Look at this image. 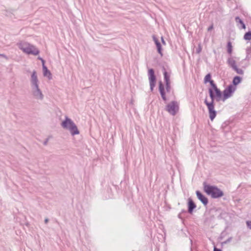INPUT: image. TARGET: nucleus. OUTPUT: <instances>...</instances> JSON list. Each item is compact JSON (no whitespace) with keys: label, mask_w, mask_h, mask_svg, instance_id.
Segmentation results:
<instances>
[{"label":"nucleus","mask_w":251,"mask_h":251,"mask_svg":"<svg viewBox=\"0 0 251 251\" xmlns=\"http://www.w3.org/2000/svg\"><path fill=\"white\" fill-rule=\"evenodd\" d=\"M227 63L231 69L237 65L236 61L231 56L227 59Z\"/></svg>","instance_id":"aec40b11"},{"label":"nucleus","mask_w":251,"mask_h":251,"mask_svg":"<svg viewBox=\"0 0 251 251\" xmlns=\"http://www.w3.org/2000/svg\"><path fill=\"white\" fill-rule=\"evenodd\" d=\"M246 223L247 227L251 229V221H247Z\"/></svg>","instance_id":"c756f323"},{"label":"nucleus","mask_w":251,"mask_h":251,"mask_svg":"<svg viewBox=\"0 0 251 251\" xmlns=\"http://www.w3.org/2000/svg\"><path fill=\"white\" fill-rule=\"evenodd\" d=\"M213 80L211 79V75L210 73L207 74L204 78V83L205 84L209 82L210 83L211 81H213Z\"/></svg>","instance_id":"5701e85b"},{"label":"nucleus","mask_w":251,"mask_h":251,"mask_svg":"<svg viewBox=\"0 0 251 251\" xmlns=\"http://www.w3.org/2000/svg\"><path fill=\"white\" fill-rule=\"evenodd\" d=\"M213 28V24H212L211 25H210L208 27L207 30H208V31H210Z\"/></svg>","instance_id":"473e14b6"},{"label":"nucleus","mask_w":251,"mask_h":251,"mask_svg":"<svg viewBox=\"0 0 251 251\" xmlns=\"http://www.w3.org/2000/svg\"><path fill=\"white\" fill-rule=\"evenodd\" d=\"M165 109L170 114L175 116L176 114L179 110V106L177 102L176 101H172L166 105Z\"/></svg>","instance_id":"39448f33"},{"label":"nucleus","mask_w":251,"mask_h":251,"mask_svg":"<svg viewBox=\"0 0 251 251\" xmlns=\"http://www.w3.org/2000/svg\"><path fill=\"white\" fill-rule=\"evenodd\" d=\"M235 21L237 23L238 26H239V24L240 25V26H239L240 29H246V25L245 24L244 21L239 16H236L235 18Z\"/></svg>","instance_id":"a211bd4d"},{"label":"nucleus","mask_w":251,"mask_h":251,"mask_svg":"<svg viewBox=\"0 0 251 251\" xmlns=\"http://www.w3.org/2000/svg\"><path fill=\"white\" fill-rule=\"evenodd\" d=\"M161 39V42H162V43L163 44V45H165L166 42L164 39V38L162 36Z\"/></svg>","instance_id":"c9c22d12"},{"label":"nucleus","mask_w":251,"mask_h":251,"mask_svg":"<svg viewBox=\"0 0 251 251\" xmlns=\"http://www.w3.org/2000/svg\"><path fill=\"white\" fill-rule=\"evenodd\" d=\"M153 40L156 45L157 50L158 53L161 55V56H163L162 53V48L161 43L157 39V38L155 36V35H153L152 36Z\"/></svg>","instance_id":"ddd939ff"},{"label":"nucleus","mask_w":251,"mask_h":251,"mask_svg":"<svg viewBox=\"0 0 251 251\" xmlns=\"http://www.w3.org/2000/svg\"><path fill=\"white\" fill-rule=\"evenodd\" d=\"M213 251H220V248H217L215 245H214V250Z\"/></svg>","instance_id":"72a5a7b5"},{"label":"nucleus","mask_w":251,"mask_h":251,"mask_svg":"<svg viewBox=\"0 0 251 251\" xmlns=\"http://www.w3.org/2000/svg\"><path fill=\"white\" fill-rule=\"evenodd\" d=\"M247 53H249L251 51V47H248L246 49Z\"/></svg>","instance_id":"f704fd0d"},{"label":"nucleus","mask_w":251,"mask_h":251,"mask_svg":"<svg viewBox=\"0 0 251 251\" xmlns=\"http://www.w3.org/2000/svg\"><path fill=\"white\" fill-rule=\"evenodd\" d=\"M0 56H2V57H3L4 58H7L6 56L5 55L3 54H0Z\"/></svg>","instance_id":"a19ab883"},{"label":"nucleus","mask_w":251,"mask_h":251,"mask_svg":"<svg viewBox=\"0 0 251 251\" xmlns=\"http://www.w3.org/2000/svg\"><path fill=\"white\" fill-rule=\"evenodd\" d=\"M18 46L21 50L27 54L37 55L40 53V50L34 46L27 43H19Z\"/></svg>","instance_id":"f03ea898"},{"label":"nucleus","mask_w":251,"mask_h":251,"mask_svg":"<svg viewBox=\"0 0 251 251\" xmlns=\"http://www.w3.org/2000/svg\"><path fill=\"white\" fill-rule=\"evenodd\" d=\"M232 69L237 74L239 75H243L244 74V71L240 68H239L237 66L234 67L232 68Z\"/></svg>","instance_id":"b1692460"},{"label":"nucleus","mask_w":251,"mask_h":251,"mask_svg":"<svg viewBox=\"0 0 251 251\" xmlns=\"http://www.w3.org/2000/svg\"><path fill=\"white\" fill-rule=\"evenodd\" d=\"M69 130L72 136L77 135L79 133V131L75 124L70 128V129H69Z\"/></svg>","instance_id":"6ab92c4d"},{"label":"nucleus","mask_w":251,"mask_h":251,"mask_svg":"<svg viewBox=\"0 0 251 251\" xmlns=\"http://www.w3.org/2000/svg\"><path fill=\"white\" fill-rule=\"evenodd\" d=\"M42 67L44 76L47 77L49 79H51L52 78L51 73L45 65V64L42 65Z\"/></svg>","instance_id":"f3484780"},{"label":"nucleus","mask_w":251,"mask_h":251,"mask_svg":"<svg viewBox=\"0 0 251 251\" xmlns=\"http://www.w3.org/2000/svg\"><path fill=\"white\" fill-rule=\"evenodd\" d=\"M49 219H48V218H46V219H45L44 222H45V223L46 224H47L49 222Z\"/></svg>","instance_id":"ea45409f"},{"label":"nucleus","mask_w":251,"mask_h":251,"mask_svg":"<svg viewBox=\"0 0 251 251\" xmlns=\"http://www.w3.org/2000/svg\"><path fill=\"white\" fill-rule=\"evenodd\" d=\"M202 48L200 45H199V46L197 48H196V53L197 54H199L201 51Z\"/></svg>","instance_id":"c85d7f7f"},{"label":"nucleus","mask_w":251,"mask_h":251,"mask_svg":"<svg viewBox=\"0 0 251 251\" xmlns=\"http://www.w3.org/2000/svg\"><path fill=\"white\" fill-rule=\"evenodd\" d=\"M186 213H187V211L185 210L182 209L180 213H181V214H186Z\"/></svg>","instance_id":"4c0bfd02"},{"label":"nucleus","mask_w":251,"mask_h":251,"mask_svg":"<svg viewBox=\"0 0 251 251\" xmlns=\"http://www.w3.org/2000/svg\"><path fill=\"white\" fill-rule=\"evenodd\" d=\"M163 75L165 83H171L170 79V75L166 71L165 68L163 67Z\"/></svg>","instance_id":"412c9836"},{"label":"nucleus","mask_w":251,"mask_h":251,"mask_svg":"<svg viewBox=\"0 0 251 251\" xmlns=\"http://www.w3.org/2000/svg\"><path fill=\"white\" fill-rule=\"evenodd\" d=\"M231 239H232V237H230L226 240L225 241L221 242V246L223 247L224 244H226L227 243H228V242H230Z\"/></svg>","instance_id":"cd10ccee"},{"label":"nucleus","mask_w":251,"mask_h":251,"mask_svg":"<svg viewBox=\"0 0 251 251\" xmlns=\"http://www.w3.org/2000/svg\"><path fill=\"white\" fill-rule=\"evenodd\" d=\"M38 59L40 60H41V62H42V65L43 64H45V61L44 59H43L42 57H38Z\"/></svg>","instance_id":"7c9ffc66"},{"label":"nucleus","mask_w":251,"mask_h":251,"mask_svg":"<svg viewBox=\"0 0 251 251\" xmlns=\"http://www.w3.org/2000/svg\"><path fill=\"white\" fill-rule=\"evenodd\" d=\"M210 87L208 89L209 97L211 100L220 101V89L217 87L216 84L214 80L211 81L209 83Z\"/></svg>","instance_id":"7ed1b4c3"},{"label":"nucleus","mask_w":251,"mask_h":251,"mask_svg":"<svg viewBox=\"0 0 251 251\" xmlns=\"http://www.w3.org/2000/svg\"><path fill=\"white\" fill-rule=\"evenodd\" d=\"M244 39L246 41L251 40V31L246 32L244 35Z\"/></svg>","instance_id":"4be33fe9"},{"label":"nucleus","mask_w":251,"mask_h":251,"mask_svg":"<svg viewBox=\"0 0 251 251\" xmlns=\"http://www.w3.org/2000/svg\"><path fill=\"white\" fill-rule=\"evenodd\" d=\"M158 90L160 94V95H161V97L162 100L164 101H166L167 98L166 96V92H165V87H164V85L163 83H162V82L161 81H160L159 82Z\"/></svg>","instance_id":"9b49d317"},{"label":"nucleus","mask_w":251,"mask_h":251,"mask_svg":"<svg viewBox=\"0 0 251 251\" xmlns=\"http://www.w3.org/2000/svg\"><path fill=\"white\" fill-rule=\"evenodd\" d=\"M204 103L207 106L209 118L211 121H213L216 116L217 112L214 109V100H211L210 102H208L206 99L204 100Z\"/></svg>","instance_id":"0eeeda50"},{"label":"nucleus","mask_w":251,"mask_h":251,"mask_svg":"<svg viewBox=\"0 0 251 251\" xmlns=\"http://www.w3.org/2000/svg\"><path fill=\"white\" fill-rule=\"evenodd\" d=\"M224 193L223 191L221 190V198L223 197V199L224 201H226V202H228L229 201V197L228 196L224 197Z\"/></svg>","instance_id":"393cba45"},{"label":"nucleus","mask_w":251,"mask_h":251,"mask_svg":"<svg viewBox=\"0 0 251 251\" xmlns=\"http://www.w3.org/2000/svg\"><path fill=\"white\" fill-rule=\"evenodd\" d=\"M48 141H49V138H47L44 142L43 143V144L44 145H47V144H48Z\"/></svg>","instance_id":"e433bc0d"},{"label":"nucleus","mask_w":251,"mask_h":251,"mask_svg":"<svg viewBox=\"0 0 251 251\" xmlns=\"http://www.w3.org/2000/svg\"><path fill=\"white\" fill-rule=\"evenodd\" d=\"M74 124V122L70 118L66 116L65 120L62 122L61 125L63 128L69 130Z\"/></svg>","instance_id":"6e6552de"},{"label":"nucleus","mask_w":251,"mask_h":251,"mask_svg":"<svg viewBox=\"0 0 251 251\" xmlns=\"http://www.w3.org/2000/svg\"><path fill=\"white\" fill-rule=\"evenodd\" d=\"M178 218L182 220L183 219V217H182V214L181 213H179L178 215Z\"/></svg>","instance_id":"58836bf2"},{"label":"nucleus","mask_w":251,"mask_h":251,"mask_svg":"<svg viewBox=\"0 0 251 251\" xmlns=\"http://www.w3.org/2000/svg\"><path fill=\"white\" fill-rule=\"evenodd\" d=\"M233 49H230V50H227V52L228 54L230 55V56H231V55L232 53Z\"/></svg>","instance_id":"2f4dec72"},{"label":"nucleus","mask_w":251,"mask_h":251,"mask_svg":"<svg viewBox=\"0 0 251 251\" xmlns=\"http://www.w3.org/2000/svg\"><path fill=\"white\" fill-rule=\"evenodd\" d=\"M226 49L227 50L233 49V46L232 45V43L230 41H228L226 44Z\"/></svg>","instance_id":"bb28decb"},{"label":"nucleus","mask_w":251,"mask_h":251,"mask_svg":"<svg viewBox=\"0 0 251 251\" xmlns=\"http://www.w3.org/2000/svg\"><path fill=\"white\" fill-rule=\"evenodd\" d=\"M32 93L35 98L37 99L42 100L43 99L44 96L41 90L40 89L39 86L32 87Z\"/></svg>","instance_id":"1a4fd4ad"},{"label":"nucleus","mask_w":251,"mask_h":251,"mask_svg":"<svg viewBox=\"0 0 251 251\" xmlns=\"http://www.w3.org/2000/svg\"><path fill=\"white\" fill-rule=\"evenodd\" d=\"M203 191L209 196H210L213 199H218L220 198V188L215 185H212L207 183L204 181L203 182Z\"/></svg>","instance_id":"f257e3e1"},{"label":"nucleus","mask_w":251,"mask_h":251,"mask_svg":"<svg viewBox=\"0 0 251 251\" xmlns=\"http://www.w3.org/2000/svg\"><path fill=\"white\" fill-rule=\"evenodd\" d=\"M236 89L231 85H228L223 91H221L220 98L221 100L225 101L228 98L231 97Z\"/></svg>","instance_id":"20e7f679"},{"label":"nucleus","mask_w":251,"mask_h":251,"mask_svg":"<svg viewBox=\"0 0 251 251\" xmlns=\"http://www.w3.org/2000/svg\"><path fill=\"white\" fill-rule=\"evenodd\" d=\"M209 213L213 219L217 218L218 219L220 218V211L218 207H213L211 208Z\"/></svg>","instance_id":"f8f14e48"},{"label":"nucleus","mask_w":251,"mask_h":251,"mask_svg":"<svg viewBox=\"0 0 251 251\" xmlns=\"http://www.w3.org/2000/svg\"><path fill=\"white\" fill-rule=\"evenodd\" d=\"M188 212L189 214H192L194 210L196 208V204L191 198L188 199Z\"/></svg>","instance_id":"4468645a"},{"label":"nucleus","mask_w":251,"mask_h":251,"mask_svg":"<svg viewBox=\"0 0 251 251\" xmlns=\"http://www.w3.org/2000/svg\"><path fill=\"white\" fill-rule=\"evenodd\" d=\"M221 251H223L221 249Z\"/></svg>","instance_id":"79ce46f5"},{"label":"nucleus","mask_w":251,"mask_h":251,"mask_svg":"<svg viewBox=\"0 0 251 251\" xmlns=\"http://www.w3.org/2000/svg\"><path fill=\"white\" fill-rule=\"evenodd\" d=\"M165 88L167 93H170L171 89V83H165Z\"/></svg>","instance_id":"a878e982"},{"label":"nucleus","mask_w":251,"mask_h":251,"mask_svg":"<svg viewBox=\"0 0 251 251\" xmlns=\"http://www.w3.org/2000/svg\"><path fill=\"white\" fill-rule=\"evenodd\" d=\"M148 75L150 82V89L151 91H152L155 86L157 80L154 69L152 68L149 69L148 71Z\"/></svg>","instance_id":"423d86ee"},{"label":"nucleus","mask_w":251,"mask_h":251,"mask_svg":"<svg viewBox=\"0 0 251 251\" xmlns=\"http://www.w3.org/2000/svg\"><path fill=\"white\" fill-rule=\"evenodd\" d=\"M242 77L239 75H235L232 79V83L229 85L234 87L236 89L237 86L242 82Z\"/></svg>","instance_id":"dca6fc26"},{"label":"nucleus","mask_w":251,"mask_h":251,"mask_svg":"<svg viewBox=\"0 0 251 251\" xmlns=\"http://www.w3.org/2000/svg\"><path fill=\"white\" fill-rule=\"evenodd\" d=\"M196 194L198 199L201 201V202L204 206L207 205L208 203V200L207 198L199 190H197L196 192Z\"/></svg>","instance_id":"9d476101"},{"label":"nucleus","mask_w":251,"mask_h":251,"mask_svg":"<svg viewBox=\"0 0 251 251\" xmlns=\"http://www.w3.org/2000/svg\"><path fill=\"white\" fill-rule=\"evenodd\" d=\"M31 87L37 86L38 85V79L37 78L36 72L35 71H33L31 75Z\"/></svg>","instance_id":"2eb2a0df"}]
</instances>
